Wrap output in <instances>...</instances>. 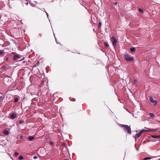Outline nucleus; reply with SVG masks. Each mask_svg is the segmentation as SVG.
<instances>
[{
  "label": "nucleus",
  "instance_id": "1",
  "mask_svg": "<svg viewBox=\"0 0 160 160\" xmlns=\"http://www.w3.org/2000/svg\"><path fill=\"white\" fill-rule=\"evenodd\" d=\"M11 56L12 58L14 61L20 58L21 57V55L14 52L11 53Z\"/></svg>",
  "mask_w": 160,
  "mask_h": 160
},
{
  "label": "nucleus",
  "instance_id": "2",
  "mask_svg": "<svg viewBox=\"0 0 160 160\" xmlns=\"http://www.w3.org/2000/svg\"><path fill=\"white\" fill-rule=\"evenodd\" d=\"M122 127L124 128V130L125 131H127L129 134L131 133V129L130 126H128L127 125H122Z\"/></svg>",
  "mask_w": 160,
  "mask_h": 160
},
{
  "label": "nucleus",
  "instance_id": "3",
  "mask_svg": "<svg viewBox=\"0 0 160 160\" xmlns=\"http://www.w3.org/2000/svg\"><path fill=\"white\" fill-rule=\"evenodd\" d=\"M124 58L127 61H132L134 59L133 57H130L128 54H125L124 55Z\"/></svg>",
  "mask_w": 160,
  "mask_h": 160
},
{
  "label": "nucleus",
  "instance_id": "4",
  "mask_svg": "<svg viewBox=\"0 0 160 160\" xmlns=\"http://www.w3.org/2000/svg\"><path fill=\"white\" fill-rule=\"evenodd\" d=\"M148 128V130H144L142 129V130H143V132H148V131H152L153 132H156V131H157L158 129V128H157L155 129H151V128Z\"/></svg>",
  "mask_w": 160,
  "mask_h": 160
},
{
  "label": "nucleus",
  "instance_id": "5",
  "mask_svg": "<svg viewBox=\"0 0 160 160\" xmlns=\"http://www.w3.org/2000/svg\"><path fill=\"white\" fill-rule=\"evenodd\" d=\"M149 100L150 102L154 104V105H156L157 103V101L153 99L152 97L151 96H149Z\"/></svg>",
  "mask_w": 160,
  "mask_h": 160
},
{
  "label": "nucleus",
  "instance_id": "6",
  "mask_svg": "<svg viewBox=\"0 0 160 160\" xmlns=\"http://www.w3.org/2000/svg\"><path fill=\"white\" fill-rule=\"evenodd\" d=\"M143 132V130H141L139 133H137L135 136V139H138L142 135V133Z\"/></svg>",
  "mask_w": 160,
  "mask_h": 160
},
{
  "label": "nucleus",
  "instance_id": "7",
  "mask_svg": "<svg viewBox=\"0 0 160 160\" xmlns=\"http://www.w3.org/2000/svg\"><path fill=\"white\" fill-rule=\"evenodd\" d=\"M112 44L114 46H116V43H117V40L114 36H112Z\"/></svg>",
  "mask_w": 160,
  "mask_h": 160
},
{
  "label": "nucleus",
  "instance_id": "8",
  "mask_svg": "<svg viewBox=\"0 0 160 160\" xmlns=\"http://www.w3.org/2000/svg\"><path fill=\"white\" fill-rule=\"evenodd\" d=\"M17 117V115L14 113H13L11 114V118L14 119Z\"/></svg>",
  "mask_w": 160,
  "mask_h": 160
},
{
  "label": "nucleus",
  "instance_id": "9",
  "mask_svg": "<svg viewBox=\"0 0 160 160\" xmlns=\"http://www.w3.org/2000/svg\"><path fill=\"white\" fill-rule=\"evenodd\" d=\"M13 34L15 36H16L18 33V30L17 28H15L14 29Z\"/></svg>",
  "mask_w": 160,
  "mask_h": 160
},
{
  "label": "nucleus",
  "instance_id": "10",
  "mask_svg": "<svg viewBox=\"0 0 160 160\" xmlns=\"http://www.w3.org/2000/svg\"><path fill=\"white\" fill-rule=\"evenodd\" d=\"M3 132V133L6 135H8L9 134V132L8 131L6 130H4Z\"/></svg>",
  "mask_w": 160,
  "mask_h": 160
},
{
  "label": "nucleus",
  "instance_id": "11",
  "mask_svg": "<svg viewBox=\"0 0 160 160\" xmlns=\"http://www.w3.org/2000/svg\"><path fill=\"white\" fill-rule=\"evenodd\" d=\"M34 138V137L33 136H30L28 138V139L30 141H32L33 140Z\"/></svg>",
  "mask_w": 160,
  "mask_h": 160
},
{
  "label": "nucleus",
  "instance_id": "12",
  "mask_svg": "<svg viewBox=\"0 0 160 160\" xmlns=\"http://www.w3.org/2000/svg\"><path fill=\"white\" fill-rule=\"evenodd\" d=\"M152 137L154 138H160L159 135H156V136L152 135Z\"/></svg>",
  "mask_w": 160,
  "mask_h": 160
},
{
  "label": "nucleus",
  "instance_id": "13",
  "mask_svg": "<svg viewBox=\"0 0 160 160\" xmlns=\"http://www.w3.org/2000/svg\"><path fill=\"white\" fill-rule=\"evenodd\" d=\"M130 51L132 52H134L135 51V49L134 48H131Z\"/></svg>",
  "mask_w": 160,
  "mask_h": 160
},
{
  "label": "nucleus",
  "instance_id": "14",
  "mask_svg": "<svg viewBox=\"0 0 160 160\" xmlns=\"http://www.w3.org/2000/svg\"><path fill=\"white\" fill-rule=\"evenodd\" d=\"M149 115L150 116V117H151L152 118H153L154 117V114L153 113H149Z\"/></svg>",
  "mask_w": 160,
  "mask_h": 160
},
{
  "label": "nucleus",
  "instance_id": "15",
  "mask_svg": "<svg viewBox=\"0 0 160 160\" xmlns=\"http://www.w3.org/2000/svg\"><path fill=\"white\" fill-rule=\"evenodd\" d=\"M138 10H139V12L140 13H142L143 12V10L141 8H139Z\"/></svg>",
  "mask_w": 160,
  "mask_h": 160
},
{
  "label": "nucleus",
  "instance_id": "16",
  "mask_svg": "<svg viewBox=\"0 0 160 160\" xmlns=\"http://www.w3.org/2000/svg\"><path fill=\"white\" fill-rule=\"evenodd\" d=\"M12 42L14 44H15V46H17L18 45V44L14 40H12Z\"/></svg>",
  "mask_w": 160,
  "mask_h": 160
},
{
  "label": "nucleus",
  "instance_id": "17",
  "mask_svg": "<svg viewBox=\"0 0 160 160\" xmlns=\"http://www.w3.org/2000/svg\"><path fill=\"white\" fill-rule=\"evenodd\" d=\"M151 159V158L150 157H146L144 158V160H149Z\"/></svg>",
  "mask_w": 160,
  "mask_h": 160
},
{
  "label": "nucleus",
  "instance_id": "18",
  "mask_svg": "<svg viewBox=\"0 0 160 160\" xmlns=\"http://www.w3.org/2000/svg\"><path fill=\"white\" fill-rule=\"evenodd\" d=\"M18 158L20 160H22L23 159V157L22 156H20Z\"/></svg>",
  "mask_w": 160,
  "mask_h": 160
},
{
  "label": "nucleus",
  "instance_id": "19",
  "mask_svg": "<svg viewBox=\"0 0 160 160\" xmlns=\"http://www.w3.org/2000/svg\"><path fill=\"white\" fill-rule=\"evenodd\" d=\"M18 98H15L14 102H18Z\"/></svg>",
  "mask_w": 160,
  "mask_h": 160
},
{
  "label": "nucleus",
  "instance_id": "20",
  "mask_svg": "<svg viewBox=\"0 0 160 160\" xmlns=\"http://www.w3.org/2000/svg\"><path fill=\"white\" fill-rule=\"evenodd\" d=\"M102 23L101 22H99L98 23V27L100 28Z\"/></svg>",
  "mask_w": 160,
  "mask_h": 160
},
{
  "label": "nucleus",
  "instance_id": "21",
  "mask_svg": "<svg viewBox=\"0 0 160 160\" xmlns=\"http://www.w3.org/2000/svg\"><path fill=\"white\" fill-rule=\"evenodd\" d=\"M22 0H21V1L22 2H23ZM24 1H26V2H25V3L27 5H28V2L27 1V0H24Z\"/></svg>",
  "mask_w": 160,
  "mask_h": 160
},
{
  "label": "nucleus",
  "instance_id": "22",
  "mask_svg": "<svg viewBox=\"0 0 160 160\" xmlns=\"http://www.w3.org/2000/svg\"><path fill=\"white\" fill-rule=\"evenodd\" d=\"M39 62H38L35 65V67L39 65Z\"/></svg>",
  "mask_w": 160,
  "mask_h": 160
},
{
  "label": "nucleus",
  "instance_id": "23",
  "mask_svg": "<svg viewBox=\"0 0 160 160\" xmlns=\"http://www.w3.org/2000/svg\"><path fill=\"white\" fill-rule=\"evenodd\" d=\"M104 44H105V47L107 48L108 47V44L107 43H106L105 42Z\"/></svg>",
  "mask_w": 160,
  "mask_h": 160
},
{
  "label": "nucleus",
  "instance_id": "24",
  "mask_svg": "<svg viewBox=\"0 0 160 160\" xmlns=\"http://www.w3.org/2000/svg\"><path fill=\"white\" fill-rule=\"evenodd\" d=\"M3 53V52L2 51L0 50V55L2 54Z\"/></svg>",
  "mask_w": 160,
  "mask_h": 160
},
{
  "label": "nucleus",
  "instance_id": "25",
  "mask_svg": "<svg viewBox=\"0 0 160 160\" xmlns=\"http://www.w3.org/2000/svg\"><path fill=\"white\" fill-rule=\"evenodd\" d=\"M44 12H45V13H46L47 16L48 17V13L47 12L45 11V10L44 9Z\"/></svg>",
  "mask_w": 160,
  "mask_h": 160
},
{
  "label": "nucleus",
  "instance_id": "26",
  "mask_svg": "<svg viewBox=\"0 0 160 160\" xmlns=\"http://www.w3.org/2000/svg\"><path fill=\"white\" fill-rule=\"evenodd\" d=\"M15 156H17L18 155V152H15Z\"/></svg>",
  "mask_w": 160,
  "mask_h": 160
},
{
  "label": "nucleus",
  "instance_id": "27",
  "mask_svg": "<svg viewBox=\"0 0 160 160\" xmlns=\"http://www.w3.org/2000/svg\"><path fill=\"white\" fill-rule=\"evenodd\" d=\"M137 81L136 80H134V82L133 83V84H135V83Z\"/></svg>",
  "mask_w": 160,
  "mask_h": 160
},
{
  "label": "nucleus",
  "instance_id": "28",
  "mask_svg": "<svg viewBox=\"0 0 160 160\" xmlns=\"http://www.w3.org/2000/svg\"><path fill=\"white\" fill-rule=\"evenodd\" d=\"M23 122V121H19V124H21V123H22Z\"/></svg>",
  "mask_w": 160,
  "mask_h": 160
},
{
  "label": "nucleus",
  "instance_id": "29",
  "mask_svg": "<svg viewBox=\"0 0 160 160\" xmlns=\"http://www.w3.org/2000/svg\"><path fill=\"white\" fill-rule=\"evenodd\" d=\"M38 158V157L36 156H34L33 157V158L34 159H36Z\"/></svg>",
  "mask_w": 160,
  "mask_h": 160
},
{
  "label": "nucleus",
  "instance_id": "30",
  "mask_svg": "<svg viewBox=\"0 0 160 160\" xmlns=\"http://www.w3.org/2000/svg\"><path fill=\"white\" fill-rule=\"evenodd\" d=\"M23 136H20V138L21 139H23Z\"/></svg>",
  "mask_w": 160,
  "mask_h": 160
},
{
  "label": "nucleus",
  "instance_id": "31",
  "mask_svg": "<svg viewBox=\"0 0 160 160\" xmlns=\"http://www.w3.org/2000/svg\"><path fill=\"white\" fill-rule=\"evenodd\" d=\"M117 4H118V2H114V4L115 5H117Z\"/></svg>",
  "mask_w": 160,
  "mask_h": 160
},
{
  "label": "nucleus",
  "instance_id": "32",
  "mask_svg": "<svg viewBox=\"0 0 160 160\" xmlns=\"http://www.w3.org/2000/svg\"><path fill=\"white\" fill-rule=\"evenodd\" d=\"M2 68H3V69H4L5 68V66H3L2 67Z\"/></svg>",
  "mask_w": 160,
  "mask_h": 160
},
{
  "label": "nucleus",
  "instance_id": "33",
  "mask_svg": "<svg viewBox=\"0 0 160 160\" xmlns=\"http://www.w3.org/2000/svg\"><path fill=\"white\" fill-rule=\"evenodd\" d=\"M2 98V96H0V99H1V98Z\"/></svg>",
  "mask_w": 160,
  "mask_h": 160
},
{
  "label": "nucleus",
  "instance_id": "34",
  "mask_svg": "<svg viewBox=\"0 0 160 160\" xmlns=\"http://www.w3.org/2000/svg\"><path fill=\"white\" fill-rule=\"evenodd\" d=\"M50 143L51 144H53V143H52V142H50Z\"/></svg>",
  "mask_w": 160,
  "mask_h": 160
},
{
  "label": "nucleus",
  "instance_id": "35",
  "mask_svg": "<svg viewBox=\"0 0 160 160\" xmlns=\"http://www.w3.org/2000/svg\"><path fill=\"white\" fill-rule=\"evenodd\" d=\"M25 61H24L23 62V63H25Z\"/></svg>",
  "mask_w": 160,
  "mask_h": 160
},
{
  "label": "nucleus",
  "instance_id": "36",
  "mask_svg": "<svg viewBox=\"0 0 160 160\" xmlns=\"http://www.w3.org/2000/svg\"><path fill=\"white\" fill-rule=\"evenodd\" d=\"M142 160H144V158L143 159H142Z\"/></svg>",
  "mask_w": 160,
  "mask_h": 160
},
{
  "label": "nucleus",
  "instance_id": "37",
  "mask_svg": "<svg viewBox=\"0 0 160 160\" xmlns=\"http://www.w3.org/2000/svg\"><path fill=\"white\" fill-rule=\"evenodd\" d=\"M158 160H160V158L158 159Z\"/></svg>",
  "mask_w": 160,
  "mask_h": 160
},
{
  "label": "nucleus",
  "instance_id": "38",
  "mask_svg": "<svg viewBox=\"0 0 160 160\" xmlns=\"http://www.w3.org/2000/svg\"><path fill=\"white\" fill-rule=\"evenodd\" d=\"M159 136H160V135H159Z\"/></svg>",
  "mask_w": 160,
  "mask_h": 160
}]
</instances>
